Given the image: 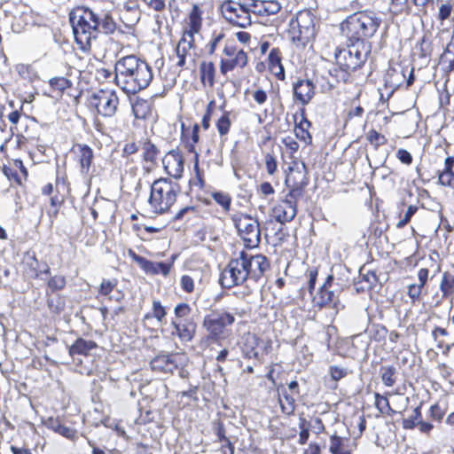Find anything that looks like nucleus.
I'll return each instance as SVG.
<instances>
[{"label": "nucleus", "instance_id": "1", "mask_svg": "<svg viewBox=\"0 0 454 454\" xmlns=\"http://www.w3.org/2000/svg\"><path fill=\"white\" fill-rule=\"evenodd\" d=\"M69 22L75 43L82 51L90 50L100 32L109 35L117 28L111 12L98 7H79L70 12Z\"/></svg>", "mask_w": 454, "mask_h": 454}, {"label": "nucleus", "instance_id": "2", "mask_svg": "<svg viewBox=\"0 0 454 454\" xmlns=\"http://www.w3.org/2000/svg\"><path fill=\"white\" fill-rule=\"evenodd\" d=\"M116 85L128 94H135L148 87L153 74L149 64L135 55L121 58L114 66Z\"/></svg>", "mask_w": 454, "mask_h": 454}, {"label": "nucleus", "instance_id": "3", "mask_svg": "<svg viewBox=\"0 0 454 454\" xmlns=\"http://www.w3.org/2000/svg\"><path fill=\"white\" fill-rule=\"evenodd\" d=\"M347 47L335 51L336 65L340 70L334 69L338 81L347 82L349 74L362 67L371 52V44L367 41H350ZM331 74L333 75L332 71Z\"/></svg>", "mask_w": 454, "mask_h": 454}, {"label": "nucleus", "instance_id": "4", "mask_svg": "<svg viewBox=\"0 0 454 454\" xmlns=\"http://www.w3.org/2000/svg\"><path fill=\"white\" fill-rule=\"evenodd\" d=\"M381 18L372 11H360L348 16L340 24L348 41H365L372 37L381 24Z\"/></svg>", "mask_w": 454, "mask_h": 454}, {"label": "nucleus", "instance_id": "5", "mask_svg": "<svg viewBox=\"0 0 454 454\" xmlns=\"http://www.w3.org/2000/svg\"><path fill=\"white\" fill-rule=\"evenodd\" d=\"M288 36L298 48H305L316 35L314 14L308 10L300 11L292 18L288 26Z\"/></svg>", "mask_w": 454, "mask_h": 454}, {"label": "nucleus", "instance_id": "6", "mask_svg": "<svg viewBox=\"0 0 454 454\" xmlns=\"http://www.w3.org/2000/svg\"><path fill=\"white\" fill-rule=\"evenodd\" d=\"M179 185L167 178L155 180L151 186L148 203L155 214L167 212L176 200Z\"/></svg>", "mask_w": 454, "mask_h": 454}, {"label": "nucleus", "instance_id": "7", "mask_svg": "<svg viewBox=\"0 0 454 454\" xmlns=\"http://www.w3.org/2000/svg\"><path fill=\"white\" fill-rule=\"evenodd\" d=\"M342 287L334 282L333 277L329 275L318 292L313 297L314 306L318 308H329L336 316L345 306L340 301Z\"/></svg>", "mask_w": 454, "mask_h": 454}, {"label": "nucleus", "instance_id": "8", "mask_svg": "<svg viewBox=\"0 0 454 454\" xmlns=\"http://www.w3.org/2000/svg\"><path fill=\"white\" fill-rule=\"evenodd\" d=\"M231 219L245 247L247 248L258 247L261 241V230L258 221L242 213L234 214Z\"/></svg>", "mask_w": 454, "mask_h": 454}, {"label": "nucleus", "instance_id": "9", "mask_svg": "<svg viewBox=\"0 0 454 454\" xmlns=\"http://www.w3.org/2000/svg\"><path fill=\"white\" fill-rule=\"evenodd\" d=\"M235 322L233 314L220 309L211 310L204 317L202 326L211 340H218L226 335V329Z\"/></svg>", "mask_w": 454, "mask_h": 454}, {"label": "nucleus", "instance_id": "10", "mask_svg": "<svg viewBox=\"0 0 454 454\" xmlns=\"http://www.w3.org/2000/svg\"><path fill=\"white\" fill-rule=\"evenodd\" d=\"M307 168L304 162L294 161L289 167L285 184L289 189L288 194L292 198H301L305 187L308 185Z\"/></svg>", "mask_w": 454, "mask_h": 454}, {"label": "nucleus", "instance_id": "11", "mask_svg": "<svg viewBox=\"0 0 454 454\" xmlns=\"http://www.w3.org/2000/svg\"><path fill=\"white\" fill-rule=\"evenodd\" d=\"M246 5V0L225 1L221 4V12L230 23L245 28L252 23L250 12Z\"/></svg>", "mask_w": 454, "mask_h": 454}, {"label": "nucleus", "instance_id": "12", "mask_svg": "<svg viewBox=\"0 0 454 454\" xmlns=\"http://www.w3.org/2000/svg\"><path fill=\"white\" fill-rule=\"evenodd\" d=\"M223 53L224 57L220 60V72L223 75L236 68L243 69L247 65V53L232 43H225Z\"/></svg>", "mask_w": 454, "mask_h": 454}, {"label": "nucleus", "instance_id": "13", "mask_svg": "<svg viewBox=\"0 0 454 454\" xmlns=\"http://www.w3.org/2000/svg\"><path fill=\"white\" fill-rule=\"evenodd\" d=\"M237 259L244 262L243 266H245V270L247 271V279L255 282L270 269L267 257L261 254L253 255L242 251Z\"/></svg>", "mask_w": 454, "mask_h": 454}, {"label": "nucleus", "instance_id": "14", "mask_svg": "<svg viewBox=\"0 0 454 454\" xmlns=\"http://www.w3.org/2000/svg\"><path fill=\"white\" fill-rule=\"evenodd\" d=\"M243 262L237 258L231 259L222 270L219 282L223 288L230 289L242 285L247 279V271L245 270Z\"/></svg>", "mask_w": 454, "mask_h": 454}, {"label": "nucleus", "instance_id": "15", "mask_svg": "<svg viewBox=\"0 0 454 454\" xmlns=\"http://www.w3.org/2000/svg\"><path fill=\"white\" fill-rule=\"evenodd\" d=\"M90 104L104 117H112L117 111L119 98L114 90H100L93 93Z\"/></svg>", "mask_w": 454, "mask_h": 454}, {"label": "nucleus", "instance_id": "16", "mask_svg": "<svg viewBox=\"0 0 454 454\" xmlns=\"http://www.w3.org/2000/svg\"><path fill=\"white\" fill-rule=\"evenodd\" d=\"M200 126L195 123L191 130L184 129V124H182V137L181 139L184 144L185 148L191 153L194 154V170L198 180V184L200 188L204 186V181L199 168V153L196 151V145L200 141Z\"/></svg>", "mask_w": 454, "mask_h": 454}, {"label": "nucleus", "instance_id": "17", "mask_svg": "<svg viewBox=\"0 0 454 454\" xmlns=\"http://www.w3.org/2000/svg\"><path fill=\"white\" fill-rule=\"evenodd\" d=\"M194 48V38L182 35L176 47V53L170 59L172 61H176V67H188L187 65H193L195 62Z\"/></svg>", "mask_w": 454, "mask_h": 454}, {"label": "nucleus", "instance_id": "18", "mask_svg": "<svg viewBox=\"0 0 454 454\" xmlns=\"http://www.w3.org/2000/svg\"><path fill=\"white\" fill-rule=\"evenodd\" d=\"M300 198H290L286 193L285 199L272 208V217L279 223L291 222L297 214V201Z\"/></svg>", "mask_w": 454, "mask_h": 454}, {"label": "nucleus", "instance_id": "19", "mask_svg": "<svg viewBox=\"0 0 454 454\" xmlns=\"http://www.w3.org/2000/svg\"><path fill=\"white\" fill-rule=\"evenodd\" d=\"M171 325L174 328L173 335H176L181 341H191L196 333L197 324L193 317L172 319Z\"/></svg>", "mask_w": 454, "mask_h": 454}, {"label": "nucleus", "instance_id": "20", "mask_svg": "<svg viewBox=\"0 0 454 454\" xmlns=\"http://www.w3.org/2000/svg\"><path fill=\"white\" fill-rule=\"evenodd\" d=\"M178 354H162L156 356L150 362L153 371L160 373H173L175 370L179 368Z\"/></svg>", "mask_w": 454, "mask_h": 454}, {"label": "nucleus", "instance_id": "21", "mask_svg": "<svg viewBox=\"0 0 454 454\" xmlns=\"http://www.w3.org/2000/svg\"><path fill=\"white\" fill-rule=\"evenodd\" d=\"M166 172L172 177L179 179L184 172V158L177 150L169 151L162 159Z\"/></svg>", "mask_w": 454, "mask_h": 454}, {"label": "nucleus", "instance_id": "22", "mask_svg": "<svg viewBox=\"0 0 454 454\" xmlns=\"http://www.w3.org/2000/svg\"><path fill=\"white\" fill-rule=\"evenodd\" d=\"M408 71V67H403L401 65L390 67L386 75L385 82L391 88H397L401 86L405 81L407 86L412 84L414 81L413 68L410 70L409 77L406 79L405 73Z\"/></svg>", "mask_w": 454, "mask_h": 454}, {"label": "nucleus", "instance_id": "23", "mask_svg": "<svg viewBox=\"0 0 454 454\" xmlns=\"http://www.w3.org/2000/svg\"><path fill=\"white\" fill-rule=\"evenodd\" d=\"M129 255L140 266V268L148 274H162L163 276H168L170 272V269L172 267L171 263L162 262H154L149 261L146 258L137 254L132 250H129Z\"/></svg>", "mask_w": 454, "mask_h": 454}, {"label": "nucleus", "instance_id": "24", "mask_svg": "<svg viewBox=\"0 0 454 454\" xmlns=\"http://www.w3.org/2000/svg\"><path fill=\"white\" fill-rule=\"evenodd\" d=\"M293 90L294 99L305 106L315 95V85L310 80H298L294 83Z\"/></svg>", "mask_w": 454, "mask_h": 454}, {"label": "nucleus", "instance_id": "25", "mask_svg": "<svg viewBox=\"0 0 454 454\" xmlns=\"http://www.w3.org/2000/svg\"><path fill=\"white\" fill-rule=\"evenodd\" d=\"M202 19L198 6L194 5L189 15L188 27L184 29L183 36L194 38V35L201 28Z\"/></svg>", "mask_w": 454, "mask_h": 454}, {"label": "nucleus", "instance_id": "26", "mask_svg": "<svg viewBox=\"0 0 454 454\" xmlns=\"http://www.w3.org/2000/svg\"><path fill=\"white\" fill-rule=\"evenodd\" d=\"M268 60L270 72L278 79L283 80L285 78V70L281 64L280 50L278 48L271 49L268 56Z\"/></svg>", "mask_w": 454, "mask_h": 454}, {"label": "nucleus", "instance_id": "27", "mask_svg": "<svg viewBox=\"0 0 454 454\" xmlns=\"http://www.w3.org/2000/svg\"><path fill=\"white\" fill-rule=\"evenodd\" d=\"M81 172L88 174L94 157L93 150L87 145H77Z\"/></svg>", "mask_w": 454, "mask_h": 454}, {"label": "nucleus", "instance_id": "28", "mask_svg": "<svg viewBox=\"0 0 454 454\" xmlns=\"http://www.w3.org/2000/svg\"><path fill=\"white\" fill-rule=\"evenodd\" d=\"M97 348V344L93 340H84L78 338L75 342L69 348V355L74 356L75 355L87 356L89 353Z\"/></svg>", "mask_w": 454, "mask_h": 454}, {"label": "nucleus", "instance_id": "29", "mask_svg": "<svg viewBox=\"0 0 454 454\" xmlns=\"http://www.w3.org/2000/svg\"><path fill=\"white\" fill-rule=\"evenodd\" d=\"M151 103L143 98H137L132 102V112L137 119H145L151 114Z\"/></svg>", "mask_w": 454, "mask_h": 454}, {"label": "nucleus", "instance_id": "30", "mask_svg": "<svg viewBox=\"0 0 454 454\" xmlns=\"http://www.w3.org/2000/svg\"><path fill=\"white\" fill-rule=\"evenodd\" d=\"M200 80L204 85L212 87L215 82V67L213 62H202L200 67Z\"/></svg>", "mask_w": 454, "mask_h": 454}, {"label": "nucleus", "instance_id": "31", "mask_svg": "<svg viewBox=\"0 0 454 454\" xmlns=\"http://www.w3.org/2000/svg\"><path fill=\"white\" fill-rule=\"evenodd\" d=\"M258 339L254 335H247L245 339L242 352L246 358H257L258 351L256 349Z\"/></svg>", "mask_w": 454, "mask_h": 454}, {"label": "nucleus", "instance_id": "32", "mask_svg": "<svg viewBox=\"0 0 454 454\" xmlns=\"http://www.w3.org/2000/svg\"><path fill=\"white\" fill-rule=\"evenodd\" d=\"M310 122L305 118H302V120L296 124L294 128L296 137L307 145H309L312 141V137L308 130Z\"/></svg>", "mask_w": 454, "mask_h": 454}, {"label": "nucleus", "instance_id": "33", "mask_svg": "<svg viewBox=\"0 0 454 454\" xmlns=\"http://www.w3.org/2000/svg\"><path fill=\"white\" fill-rule=\"evenodd\" d=\"M440 290L443 298H448L454 294V275L448 271L442 274Z\"/></svg>", "mask_w": 454, "mask_h": 454}, {"label": "nucleus", "instance_id": "34", "mask_svg": "<svg viewBox=\"0 0 454 454\" xmlns=\"http://www.w3.org/2000/svg\"><path fill=\"white\" fill-rule=\"evenodd\" d=\"M396 368L393 365L382 366L380 376L383 384L387 387H393L396 382Z\"/></svg>", "mask_w": 454, "mask_h": 454}, {"label": "nucleus", "instance_id": "35", "mask_svg": "<svg viewBox=\"0 0 454 454\" xmlns=\"http://www.w3.org/2000/svg\"><path fill=\"white\" fill-rule=\"evenodd\" d=\"M279 404L282 412L286 415H291L295 411V400L286 392H283L282 395H279Z\"/></svg>", "mask_w": 454, "mask_h": 454}, {"label": "nucleus", "instance_id": "36", "mask_svg": "<svg viewBox=\"0 0 454 454\" xmlns=\"http://www.w3.org/2000/svg\"><path fill=\"white\" fill-rule=\"evenodd\" d=\"M142 150L143 158L145 161L148 162H154L160 154L159 149L151 141L145 142Z\"/></svg>", "mask_w": 454, "mask_h": 454}, {"label": "nucleus", "instance_id": "37", "mask_svg": "<svg viewBox=\"0 0 454 454\" xmlns=\"http://www.w3.org/2000/svg\"><path fill=\"white\" fill-rule=\"evenodd\" d=\"M167 311L165 307H163L160 301L153 300V307H152V313H148L145 315V319H149L151 317H154L157 319L158 322H161L162 319L166 317Z\"/></svg>", "mask_w": 454, "mask_h": 454}, {"label": "nucleus", "instance_id": "38", "mask_svg": "<svg viewBox=\"0 0 454 454\" xmlns=\"http://www.w3.org/2000/svg\"><path fill=\"white\" fill-rule=\"evenodd\" d=\"M422 419L420 406L416 407L412 415L409 418L403 419L402 425L404 429H413L419 425V422Z\"/></svg>", "mask_w": 454, "mask_h": 454}, {"label": "nucleus", "instance_id": "39", "mask_svg": "<svg viewBox=\"0 0 454 454\" xmlns=\"http://www.w3.org/2000/svg\"><path fill=\"white\" fill-rule=\"evenodd\" d=\"M329 450L332 454H351L348 450L344 448L342 438L335 434L330 438Z\"/></svg>", "mask_w": 454, "mask_h": 454}, {"label": "nucleus", "instance_id": "40", "mask_svg": "<svg viewBox=\"0 0 454 454\" xmlns=\"http://www.w3.org/2000/svg\"><path fill=\"white\" fill-rule=\"evenodd\" d=\"M230 112H224L216 121V129L220 136H225L229 133L231 125Z\"/></svg>", "mask_w": 454, "mask_h": 454}, {"label": "nucleus", "instance_id": "41", "mask_svg": "<svg viewBox=\"0 0 454 454\" xmlns=\"http://www.w3.org/2000/svg\"><path fill=\"white\" fill-rule=\"evenodd\" d=\"M250 15L266 16L263 0H246Z\"/></svg>", "mask_w": 454, "mask_h": 454}, {"label": "nucleus", "instance_id": "42", "mask_svg": "<svg viewBox=\"0 0 454 454\" xmlns=\"http://www.w3.org/2000/svg\"><path fill=\"white\" fill-rule=\"evenodd\" d=\"M192 309L188 303L181 302L174 308L175 317L173 319H180L192 317Z\"/></svg>", "mask_w": 454, "mask_h": 454}, {"label": "nucleus", "instance_id": "43", "mask_svg": "<svg viewBox=\"0 0 454 454\" xmlns=\"http://www.w3.org/2000/svg\"><path fill=\"white\" fill-rule=\"evenodd\" d=\"M366 138L375 149H378L380 145L387 143L385 136L374 129H372L367 133Z\"/></svg>", "mask_w": 454, "mask_h": 454}, {"label": "nucleus", "instance_id": "44", "mask_svg": "<svg viewBox=\"0 0 454 454\" xmlns=\"http://www.w3.org/2000/svg\"><path fill=\"white\" fill-rule=\"evenodd\" d=\"M66 284L67 281L64 276L55 275L49 279L47 286L51 292H56L64 289Z\"/></svg>", "mask_w": 454, "mask_h": 454}, {"label": "nucleus", "instance_id": "45", "mask_svg": "<svg viewBox=\"0 0 454 454\" xmlns=\"http://www.w3.org/2000/svg\"><path fill=\"white\" fill-rule=\"evenodd\" d=\"M416 54L421 59H427L431 54L430 43H428L424 37L416 45Z\"/></svg>", "mask_w": 454, "mask_h": 454}, {"label": "nucleus", "instance_id": "46", "mask_svg": "<svg viewBox=\"0 0 454 454\" xmlns=\"http://www.w3.org/2000/svg\"><path fill=\"white\" fill-rule=\"evenodd\" d=\"M50 85L54 90L63 91L71 86V82L65 77H53L50 80Z\"/></svg>", "mask_w": 454, "mask_h": 454}, {"label": "nucleus", "instance_id": "47", "mask_svg": "<svg viewBox=\"0 0 454 454\" xmlns=\"http://www.w3.org/2000/svg\"><path fill=\"white\" fill-rule=\"evenodd\" d=\"M213 198L216 203L223 207L225 211H228L231 207V197L223 192H215Z\"/></svg>", "mask_w": 454, "mask_h": 454}, {"label": "nucleus", "instance_id": "48", "mask_svg": "<svg viewBox=\"0 0 454 454\" xmlns=\"http://www.w3.org/2000/svg\"><path fill=\"white\" fill-rule=\"evenodd\" d=\"M300 434L298 442L301 445L305 444L309 437V430L305 419H301L299 423Z\"/></svg>", "mask_w": 454, "mask_h": 454}, {"label": "nucleus", "instance_id": "49", "mask_svg": "<svg viewBox=\"0 0 454 454\" xmlns=\"http://www.w3.org/2000/svg\"><path fill=\"white\" fill-rule=\"evenodd\" d=\"M329 372H330L331 378L333 380L338 381V380L345 378L348 375V371L347 368H344V367L332 365V366H330Z\"/></svg>", "mask_w": 454, "mask_h": 454}, {"label": "nucleus", "instance_id": "50", "mask_svg": "<svg viewBox=\"0 0 454 454\" xmlns=\"http://www.w3.org/2000/svg\"><path fill=\"white\" fill-rule=\"evenodd\" d=\"M117 281L115 279H103L98 290L99 294L106 296L111 294L114 288L116 286Z\"/></svg>", "mask_w": 454, "mask_h": 454}, {"label": "nucleus", "instance_id": "51", "mask_svg": "<svg viewBox=\"0 0 454 454\" xmlns=\"http://www.w3.org/2000/svg\"><path fill=\"white\" fill-rule=\"evenodd\" d=\"M247 93H249L252 96L254 102H256V104L259 106L263 105L268 99L267 92L261 88H258L254 90L247 91Z\"/></svg>", "mask_w": 454, "mask_h": 454}, {"label": "nucleus", "instance_id": "52", "mask_svg": "<svg viewBox=\"0 0 454 454\" xmlns=\"http://www.w3.org/2000/svg\"><path fill=\"white\" fill-rule=\"evenodd\" d=\"M215 107V102L214 100H211L206 109V113L203 115L201 125L204 129H207L210 126V120L213 114V111Z\"/></svg>", "mask_w": 454, "mask_h": 454}, {"label": "nucleus", "instance_id": "53", "mask_svg": "<svg viewBox=\"0 0 454 454\" xmlns=\"http://www.w3.org/2000/svg\"><path fill=\"white\" fill-rule=\"evenodd\" d=\"M266 16L278 13L280 9V4L276 0H263Z\"/></svg>", "mask_w": 454, "mask_h": 454}, {"label": "nucleus", "instance_id": "54", "mask_svg": "<svg viewBox=\"0 0 454 454\" xmlns=\"http://www.w3.org/2000/svg\"><path fill=\"white\" fill-rule=\"evenodd\" d=\"M453 11V5L450 2L442 4L439 8L438 20L443 21L450 18Z\"/></svg>", "mask_w": 454, "mask_h": 454}, {"label": "nucleus", "instance_id": "55", "mask_svg": "<svg viewBox=\"0 0 454 454\" xmlns=\"http://www.w3.org/2000/svg\"><path fill=\"white\" fill-rule=\"evenodd\" d=\"M445 414V410L442 409L438 403H434L430 407V418L435 421L440 422Z\"/></svg>", "mask_w": 454, "mask_h": 454}, {"label": "nucleus", "instance_id": "56", "mask_svg": "<svg viewBox=\"0 0 454 454\" xmlns=\"http://www.w3.org/2000/svg\"><path fill=\"white\" fill-rule=\"evenodd\" d=\"M31 261V274L30 277L32 278H38L41 273L49 274L50 273V268L45 265V269L43 271H39L37 270L38 266V261L36 260L35 256L33 255L28 258Z\"/></svg>", "mask_w": 454, "mask_h": 454}, {"label": "nucleus", "instance_id": "57", "mask_svg": "<svg viewBox=\"0 0 454 454\" xmlns=\"http://www.w3.org/2000/svg\"><path fill=\"white\" fill-rule=\"evenodd\" d=\"M21 110H22V106H20V110H14V111L11 112L7 116L9 121L12 123V127H11L12 134H14L15 130L17 129L16 126L20 119V116H21L20 111Z\"/></svg>", "mask_w": 454, "mask_h": 454}, {"label": "nucleus", "instance_id": "58", "mask_svg": "<svg viewBox=\"0 0 454 454\" xmlns=\"http://www.w3.org/2000/svg\"><path fill=\"white\" fill-rule=\"evenodd\" d=\"M54 430L59 433V434L67 437V438H72L74 435V430L72 428L66 427L64 425H61L59 422H56V426L53 427Z\"/></svg>", "mask_w": 454, "mask_h": 454}, {"label": "nucleus", "instance_id": "59", "mask_svg": "<svg viewBox=\"0 0 454 454\" xmlns=\"http://www.w3.org/2000/svg\"><path fill=\"white\" fill-rule=\"evenodd\" d=\"M143 2L155 12H162L166 7V0H143Z\"/></svg>", "mask_w": 454, "mask_h": 454}, {"label": "nucleus", "instance_id": "60", "mask_svg": "<svg viewBox=\"0 0 454 454\" xmlns=\"http://www.w3.org/2000/svg\"><path fill=\"white\" fill-rule=\"evenodd\" d=\"M439 183L442 185H454V173L442 171L439 176Z\"/></svg>", "mask_w": 454, "mask_h": 454}, {"label": "nucleus", "instance_id": "61", "mask_svg": "<svg viewBox=\"0 0 454 454\" xmlns=\"http://www.w3.org/2000/svg\"><path fill=\"white\" fill-rule=\"evenodd\" d=\"M181 287L184 292L192 293L194 289L193 279L188 275H184L181 278Z\"/></svg>", "mask_w": 454, "mask_h": 454}, {"label": "nucleus", "instance_id": "62", "mask_svg": "<svg viewBox=\"0 0 454 454\" xmlns=\"http://www.w3.org/2000/svg\"><path fill=\"white\" fill-rule=\"evenodd\" d=\"M396 157L403 164L410 165L412 162L411 154L405 149H399Z\"/></svg>", "mask_w": 454, "mask_h": 454}, {"label": "nucleus", "instance_id": "63", "mask_svg": "<svg viewBox=\"0 0 454 454\" xmlns=\"http://www.w3.org/2000/svg\"><path fill=\"white\" fill-rule=\"evenodd\" d=\"M265 165H266L267 172L270 175H273L275 173V171L277 170V161H276L275 158L270 154H268L266 156Z\"/></svg>", "mask_w": 454, "mask_h": 454}, {"label": "nucleus", "instance_id": "64", "mask_svg": "<svg viewBox=\"0 0 454 454\" xmlns=\"http://www.w3.org/2000/svg\"><path fill=\"white\" fill-rule=\"evenodd\" d=\"M423 286H420L419 284H412L408 287V295L413 301L418 299L421 294Z\"/></svg>", "mask_w": 454, "mask_h": 454}]
</instances>
